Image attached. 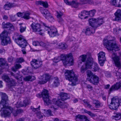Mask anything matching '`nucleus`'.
I'll return each mask as SVG.
<instances>
[{
  "label": "nucleus",
  "instance_id": "nucleus-1",
  "mask_svg": "<svg viewBox=\"0 0 121 121\" xmlns=\"http://www.w3.org/2000/svg\"><path fill=\"white\" fill-rule=\"evenodd\" d=\"M0 96L1 100L0 102V111L1 112V114L5 117V115L10 114L9 112H8L7 114L6 112L8 107L7 105L8 97L5 93L2 92L0 93Z\"/></svg>",
  "mask_w": 121,
  "mask_h": 121
},
{
  "label": "nucleus",
  "instance_id": "nucleus-2",
  "mask_svg": "<svg viewBox=\"0 0 121 121\" xmlns=\"http://www.w3.org/2000/svg\"><path fill=\"white\" fill-rule=\"evenodd\" d=\"M65 78L71 82L70 84L72 86L75 85L78 80L77 76L72 70H66L65 73Z\"/></svg>",
  "mask_w": 121,
  "mask_h": 121
},
{
  "label": "nucleus",
  "instance_id": "nucleus-3",
  "mask_svg": "<svg viewBox=\"0 0 121 121\" xmlns=\"http://www.w3.org/2000/svg\"><path fill=\"white\" fill-rule=\"evenodd\" d=\"M13 38L15 42L22 48H24L27 46V41L22 35H19L16 33L14 34Z\"/></svg>",
  "mask_w": 121,
  "mask_h": 121
},
{
  "label": "nucleus",
  "instance_id": "nucleus-4",
  "mask_svg": "<svg viewBox=\"0 0 121 121\" xmlns=\"http://www.w3.org/2000/svg\"><path fill=\"white\" fill-rule=\"evenodd\" d=\"M11 33L9 31H3L0 34V39L1 40V44L2 45H6L11 43V39L9 36Z\"/></svg>",
  "mask_w": 121,
  "mask_h": 121
},
{
  "label": "nucleus",
  "instance_id": "nucleus-5",
  "mask_svg": "<svg viewBox=\"0 0 121 121\" xmlns=\"http://www.w3.org/2000/svg\"><path fill=\"white\" fill-rule=\"evenodd\" d=\"M104 45L106 46V48L108 50L115 51L119 50V47L116 43H114L112 40H108V39H104Z\"/></svg>",
  "mask_w": 121,
  "mask_h": 121
},
{
  "label": "nucleus",
  "instance_id": "nucleus-6",
  "mask_svg": "<svg viewBox=\"0 0 121 121\" xmlns=\"http://www.w3.org/2000/svg\"><path fill=\"white\" fill-rule=\"evenodd\" d=\"M60 56V60H62L64 65H67L69 64L70 65H72L74 63L73 59L72 54L69 53L68 54H61Z\"/></svg>",
  "mask_w": 121,
  "mask_h": 121
},
{
  "label": "nucleus",
  "instance_id": "nucleus-7",
  "mask_svg": "<svg viewBox=\"0 0 121 121\" xmlns=\"http://www.w3.org/2000/svg\"><path fill=\"white\" fill-rule=\"evenodd\" d=\"M38 97L40 98L42 97L45 105H49L51 103V101L49 98V94L48 91L46 89H44L40 94H39L36 95Z\"/></svg>",
  "mask_w": 121,
  "mask_h": 121
},
{
  "label": "nucleus",
  "instance_id": "nucleus-8",
  "mask_svg": "<svg viewBox=\"0 0 121 121\" xmlns=\"http://www.w3.org/2000/svg\"><path fill=\"white\" fill-rule=\"evenodd\" d=\"M119 105L121 106V99H119L118 97H114L111 99V102L109 105L110 109L116 110Z\"/></svg>",
  "mask_w": 121,
  "mask_h": 121
},
{
  "label": "nucleus",
  "instance_id": "nucleus-9",
  "mask_svg": "<svg viewBox=\"0 0 121 121\" xmlns=\"http://www.w3.org/2000/svg\"><path fill=\"white\" fill-rule=\"evenodd\" d=\"M89 25L92 27L97 28L102 24L104 23L103 20L99 18L96 19L91 18L89 20Z\"/></svg>",
  "mask_w": 121,
  "mask_h": 121
},
{
  "label": "nucleus",
  "instance_id": "nucleus-10",
  "mask_svg": "<svg viewBox=\"0 0 121 121\" xmlns=\"http://www.w3.org/2000/svg\"><path fill=\"white\" fill-rule=\"evenodd\" d=\"M2 78L3 80L8 83L7 86L9 88H11L16 84L15 81L13 79L10 78L7 75L3 74Z\"/></svg>",
  "mask_w": 121,
  "mask_h": 121
},
{
  "label": "nucleus",
  "instance_id": "nucleus-11",
  "mask_svg": "<svg viewBox=\"0 0 121 121\" xmlns=\"http://www.w3.org/2000/svg\"><path fill=\"white\" fill-rule=\"evenodd\" d=\"M118 55V56H116L112 58L115 66L119 69L121 68V52H119Z\"/></svg>",
  "mask_w": 121,
  "mask_h": 121
},
{
  "label": "nucleus",
  "instance_id": "nucleus-12",
  "mask_svg": "<svg viewBox=\"0 0 121 121\" xmlns=\"http://www.w3.org/2000/svg\"><path fill=\"white\" fill-rule=\"evenodd\" d=\"M7 111H6V113H8V112H9L10 114L9 115H5V117L9 116L11 113H12L13 115L14 116H16L18 114L22 113L23 112V110L22 109H20L16 110L13 109V108L10 106L8 107Z\"/></svg>",
  "mask_w": 121,
  "mask_h": 121
},
{
  "label": "nucleus",
  "instance_id": "nucleus-13",
  "mask_svg": "<svg viewBox=\"0 0 121 121\" xmlns=\"http://www.w3.org/2000/svg\"><path fill=\"white\" fill-rule=\"evenodd\" d=\"M51 76L48 73H45L41 76V80L39 81L38 83L40 84L46 83L51 78Z\"/></svg>",
  "mask_w": 121,
  "mask_h": 121
},
{
  "label": "nucleus",
  "instance_id": "nucleus-14",
  "mask_svg": "<svg viewBox=\"0 0 121 121\" xmlns=\"http://www.w3.org/2000/svg\"><path fill=\"white\" fill-rule=\"evenodd\" d=\"M42 64V61L35 59H33L30 62V64L32 68L35 69L40 67Z\"/></svg>",
  "mask_w": 121,
  "mask_h": 121
},
{
  "label": "nucleus",
  "instance_id": "nucleus-15",
  "mask_svg": "<svg viewBox=\"0 0 121 121\" xmlns=\"http://www.w3.org/2000/svg\"><path fill=\"white\" fill-rule=\"evenodd\" d=\"M99 63L101 66H103L105 60V53L103 52H100L98 54Z\"/></svg>",
  "mask_w": 121,
  "mask_h": 121
},
{
  "label": "nucleus",
  "instance_id": "nucleus-16",
  "mask_svg": "<svg viewBox=\"0 0 121 121\" xmlns=\"http://www.w3.org/2000/svg\"><path fill=\"white\" fill-rule=\"evenodd\" d=\"M121 87V82L116 83L115 84L112 86L108 91L109 93L110 94L113 91L118 90Z\"/></svg>",
  "mask_w": 121,
  "mask_h": 121
},
{
  "label": "nucleus",
  "instance_id": "nucleus-17",
  "mask_svg": "<svg viewBox=\"0 0 121 121\" xmlns=\"http://www.w3.org/2000/svg\"><path fill=\"white\" fill-rule=\"evenodd\" d=\"M56 14L58 22L61 24H63L64 20L62 17L63 15V13L60 11H57L56 12Z\"/></svg>",
  "mask_w": 121,
  "mask_h": 121
},
{
  "label": "nucleus",
  "instance_id": "nucleus-18",
  "mask_svg": "<svg viewBox=\"0 0 121 121\" xmlns=\"http://www.w3.org/2000/svg\"><path fill=\"white\" fill-rule=\"evenodd\" d=\"M88 81L93 84L97 85L99 83V78L98 76L95 75L91 79H89Z\"/></svg>",
  "mask_w": 121,
  "mask_h": 121
},
{
  "label": "nucleus",
  "instance_id": "nucleus-19",
  "mask_svg": "<svg viewBox=\"0 0 121 121\" xmlns=\"http://www.w3.org/2000/svg\"><path fill=\"white\" fill-rule=\"evenodd\" d=\"M75 117L76 121H90L87 117L85 115L78 114Z\"/></svg>",
  "mask_w": 121,
  "mask_h": 121
},
{
  "label": "nucleus",
  "instance_id": "nucleus-20",
  "mask_svg": "<svg viewBox=\"0 0 121 121\" xmlns=\"http://www.w3.org/2000/svg\"><path fill=\"white\" fill-rule=\"evenodd\" d=\"M61 100L60 99H59L56 100L55 99H53L52 101L53 104L57 105V106L62 108L64 105V103L63 102L61 101Z\"/></svg>",
  "mask_w": 121,
  "mask_h": 121
},
{
  "label": "nucleus",
  "instance_id": "nucleus-21",
  "mask_svg": "<svg viewBox=\"0 0 121 121\" xmlns=\"http://www.w3.org/2000/svg\"><path fill=\"white\" fill-rule=\"evenodd\" d=\"M93 59L91 57H89L87 58L85 64L88 69L92 68V66L93 64Z\"/></svg>",
  "mask_w": 121,
  "mask_h": 121
},
{
  "label": "nucleus",
  "instance_id": "nucleus-22",
  "mask_svg": "<svg viewBox=\"0 0 121 121\" xmlns=\"http://www.w3.org/2000/svg\"><path fill=\"white\" fill-rule=\"evenodd\" d=\"M114 21H121V10L118 9L114 14Z\"/></svg>",
  "mask_w": 121,
  "mask_h": 121
},
{
  "label": "nucleus",
  "instance_id": "nucleus-23",
  "mask_svg": "<svg viewBox=\"0 0 121 121\" xmlns=\"http://www.w3.org/2000/svg\"><path fill=\"white\" fill-rule=\"evenodd\" d=\"M2 27L4 28H8L10 30L12 29H14V27L13 25L9 22L5 23L4 22H3Z\"/></svg>",
  "mask_w": 121,
  "mask_h": 121
},
{
  "label": "nucleus",
  "instance_id": "nucleus-24",
  "mask_svg": "<svg viewBox=\"0 0 121 121\" xmlns=\"http://www.w3.org/2000/svg\"><path fill=\"white\" fill-rule=\"evenodd\" d=\"M30 26L32 29L34 30H42V29H40V25L39 23H35L33 22L31 25Z\"/></svg>",
  "mask_w": 121,
  "mask_h": 121
},
{
  "label": "nucleus",
  "instance_id": "nucleus-25",
  "mask_svg": "<svg viewBox=\"0 0 121 121\" xmlns=\"http://www.w3.org/2000/svg\"><path fill=\"white\" fill-rule=\"evenodd\" d=\"M39 9L41 13L46 18H47V17L50 15V12L47 9H44L42 7L40 8Z\"/></svg>",
  "mask_w": 121,
  "mask_h": 121
},
{
  "label": "nucleus",
  "instance_id": "nucleus-26",
  "mask_svg": "<svg viewBox=\"0 0 121 121\" xmlns=\"http://www.w3.org/2000/svg\"><path fill=\"white\" fill-rule=\"evenodd\" d=\"M110 2L113 5L121 7V0H111Z\"/></svg>",
  "mask_w": 121,
  "mask_h": 121
},
{
  "label": "nucleus",
  "instance_id": "nucleus-27",
  "mask_svg": "<svg viewBox=\"0 0 121 121\" xmlns=\"http://www.w3.org/2000/svg\"><path fill=\"white\" fill-rule=\"evenodd\" d=\"M89 12L88 11L83 10L78 15V17L81 19L85 18L86 15H89Z\"/></svg>",
  "mask_w": 121,
  "mask_h": 121
},
{
  "label": "nucleus",
  "instance_id": "nucleus-28",
  "mask_svg": "<svg viewBox=\"0 0 121 121\" xmlns=\"http://www.w3.org/2000/svg\"><path fill=\"white\" fill-rule=\"evenodd\" d=\"M48 33L49 36L52 37H54L60 35V34L58 33L57 31H48Z\"/></svg>",
  "mask_w": 121,
  "mask_h": 121
},
{
  "label": "nucleus",
  "instance_id": "nucleus-29",
  "mask_svg": "<svg viewBox=\"0 0 121 121\" xmlns=\"http://www.w3.org/2000/svg\"><path fill=\"white\" fill-rule=\"evenodd\" d=\"M86 73L88 81H89V79H91L94 76L95 74H94L91 71L88 70L86 71Z\"/></svg>",
  "mask_w": 121,
  "mask_h": 121
},
{
  "label": "nucleus",
  "instance_id": "nucleus-30",
  "mask_svg": "<svg viewBox=\"0 0 121 121\" xmlns=\"http://www.w3.org/2000/svg\"><path fill=\"white\" fill-rule=\"evenodd\" d=\"M60 96L61 99H60L62 101H64L69 98L67 94L64 92L61 93L60 94Z\"/></svg>",
  "mask_w": 121,
  "mask_h": 121
},
{
  "label": "nucleus",
  "instance_id": "nucleus-31",
  "mask_svg": "<svg viewBox=\"0 0 121 121\" xmlns=\"http://www.w3.org/2000/svg\"><path fill=\"white\" fill-rule=\"evenodd\" d=\"M37 4L42 5L45 8H47L48 7V4L47 2L43 1H39L36 2Z\"/></svg>",
  "mask_w": 121,
  "mask_h": 121
},
{
  "label": "nucleus",
  "instance_id": "nucleus-32",
  "mask_svg": "<svg viewBox=\"0 0 121 121\" xmlns=\"http://www.w3.org/2000/svg\"><path fill=\"white\" fill-rule=\"evenodd\" d=\"M41 24L45 26V28L46 30H56V28L54 26H52L50 27L48 26L45 23L43 22H42Z\"/></svg>",
  "mask_w": 121,
  "mask_h": 121
},
{
  "label": "nucleus",
  "instance_id": "nucleus-33",
  "mask_svg": "<svg viewBox=\"0 0 121 121\" xmlns=\"http://www.w3.org/2000/svg\"><path fill=\"white\" fill-rule=\"evenodd\" d=\"M53 80V85L55 87L58 86L60 84V82L58 78L57 77H54Z\"/></svg>",
  "mask_w": 121,
  "mask_h": 121
},
{
  "label": "nucleus",
  "instance_id": "nucleus-34",
  "mask_svg": "<svg viewBox=\"0 0 121 121\" xmlns=\"http://www.w3.org/2000/svg\"><path fill=\"white\" fill-rule=\"evenodd\" d=\"M92 71L94 72L97 71L99 69L98 65L95 62H93V64L92 66Z\"/></svg>",
  "mask_w": 121,
  "mask_h": 121
},
{
  "label": "nucleus",
  "instance_id": "nucleus-35",
  "mask_svg": "<svg viewBox=\"0 0 121 121\" xmlns=\"http://www.w3.org/2000/svg\"><path fill=\"white\" fill-rule=\"evenodd\" d=\"M114 114L116 115L112 116V118L113 119H115L116 120H119L121 118V114L120 113L114 112Z\"/></svg>",
  "mask_w": 121,
  "mask_h": 121
},
{
  "label": "nucleus",
  "instance_id": "nucleus-36",
  "mask_svg": "<svg viewBox=\"0 0 121 121\" xmlns=\"http://www.w3.org/2000/svg\"><path fill=\"white\" fill-rule=\"evenodd\" d=\"M5 65L8 66V64L7 61H5L4 59L1 58H0V66Z\"/></svg>",
  "mask_w": 121,
  "mask_h": 121
},
{
  "label": "nucleus",
  "instance_id": "nucleus-37",
  "mask_svg": "<svg viewBox=\"0 0 121 121\" xmlns=\"http://www.w3.org/2000/svg\"><path fill=\"white\" fill-rule=\"evenodd\" d=\"M30 14V13L28 12H23V13L22 18L25 19H28L30 18L29 16Z\"/></svg>",
  "mask_w": 121,
  "mask_h": 121
},
{
  "label": "nucleus",
  "instance_id": "nucleus-38",
  "mask_svg": "<svg viewBox=\"0 0 121 121\" xmlns=\"http://www.w3.org/2000/svg\"><path fill=\"white\" fill-rule=\"evenodd\" d=\"M15 67H13L12 68V70L14 72H16L17 69L21 68L22 67L21 65L19 64H16L15 65Z\"/></svg>",
  "mask_w": 121,
  "mask_h": 121
},
{
  "label": "nucleus",
  "instance_id": "nucleus-39",
  "mask_svg": "<svg viewBox=\"0 0 121 121\" xmlns=\"http://www.w3.org/2000/svg\"><path fill=\"white\" fill-rule=\"evenodd\" d=\"M58 47L62 49H65L67 48V46L65 43H61L58 45Z\"/></svg>",
  "mask_w": 121,
  "mask_h": 121
},
{
  "label": "nucleus",
  "instance_id": "nucleus-40",
  "mask_svg": "<svg viewBox=\"0 0 121 121\" xmlns=\"http://www.w3.org/2000/svg\"><path fill=\"white\" fill-rule=\"evenodd\" d=\"M79 4V2L78 3L75 1L73 0L71 2H70V4L69 5H71L72 6L76 8Z\"/></svg>",
  "mask_w": 121,
  "mask_h": 121
},
{
  "label": "nucleus",
  "instance_id": "nucleus-41",
  "mask_svg": "<svg viewBox=\"0 0 121 121\" xmlns=\"http://www.w3.org/2000/svg\"><path fill=\"white\" fill-rule=\"evenodd\" d=\"M93 102V104L95 105V107L96 108H98L101 105V103L98 100H94Z\"/></svg>",
  "mask_w": 121,
  "mask_h": 121
},
{
  "label": "nucleus",
  "instance_id": "nucleus-42",
  "mask_svg": "<svg viewBox=\"0 0 121 121\" xmlns=\"http://www.w3.org/2000/svg\"><path fill=\"white\" fill-rule=\"evenodd\" d=\"M95 32V31H82V34H85L86 35H90L93 34Z\"/></svg>",
  "mask_w": 121,
  "mask_h": 121
},
{
  "label": "nucleus",
  "instance_id": "nucleus-43",
  "mask_svg": "<svg viewBox=\"0 0 121 121\" xmlns=\"http://www.w3.org/2000/svg\"><path fill=\"white\" fill-rule=\"evenodd\" d=\"M39 45L42 47L48 48L50 46V44L48 42L45 43L42 42H41L39 43Z\"/></svg>",
  "mask_w": 121,
  "mask_h": 121
},
{
  "label": "nucleus",
  "instance_id": "nucleus-44",
  "mask_svg": "<svg viewBox=\"0 0 121 121\" xmlns=\"http://www.w3.org/2000/svg\"><path fill=\"white\" fill-rule=\"evenodd\" d=\"M13 5L11 3L6 4L4 6V8L5 10H8L9 9L13 6Z\"/></svg>",
  "mask_w": 121,
  "mask_h": 121
},
{
  "label": "nucleus",
  "instance_id": "nucleus-45",
  "mask_svg": "<svg viewBox=\"0 0 121 121\" xmlns=\"http://www.w3.org/2000/svg\"><path fill=\"white\" fill-rule=\"evenodd\" d=\"M30 103V99H26L23 101V104L20 106H26V105L29 104Z\"/></svg>",
  "mask_w": 121,
  "mask_h": 121
},
{
  "label": "nucleus",
  "instance_id": "nucleus-46",
  "mask_svg": "<svg viewBox=\"0 0 121 121\" xmlns=\"http://www.w3.org/2000/svg\"><path fill=\"white\" fill-rule=\"evenodd\" d=\"M88 69L85 64H84L81 67L80 70L81 72L83 73H84L85 71Z\"/></svg>",
  "mask_w": 121,
  "mask_h": 121
},
{
  "label": "nucleus",
  "instance_id": "nucleus-47",
  "mask_svg": "<svg viewBox=\"0 0 121 121\" xmlns=\"http://www.w3.org/2000/svg\"><path fill=\"white\" fill-rule=\"evenodd\" d=\"M85 112L88 114L89 116L91 117H94L95 116V114L90 111H89L85 109H82Z\"/></svg>",
  "mask_w": 121,
  "mask_h": 121
},
{
  "label": "nucleus",
  "instance_id": "nucleus-48",
  "mask_svg": "<svg viewBox=\"0 0 121 121\" xmlns=\"http://www.w3.org/2000/svg\"><path fill=\"white\" fill-rule=\"evenodd\" d=\"M86 55H83L80 56L79 58V60H81L82 62H84L86 60Z\"/></svg>",
  "mask_w": 121,
  "mask_h": 121
},
{
  "label": "nucleus",
  "instance_id": "nucleus-49",
  "mask_svg": "<svg viewBox=\"0 0 121 121\" xmlns=\"http://www.w3.org/2000/svg\"><path fill=\"white\" fill-rule=\"evenodd\" d=\"M89 15L91 17L93 16L96 12V10L95 9H93L90 11H88Z\"/></svg>",
  "mask_w": 121,
  "mask_h": 121
},
{
  "label": "nucleus",
  "instance_id": "nucleus-50",
  "mask_svg": "<svg viewBox=\"0 0 121 121\" xmlns=\"http://www.w3.org/2000/svg\"><path fill=\"white\" fill-rule=\"evenodd\" d=\"M43 110L45 111H47L45 113V115L46 116L48 117L52 115V112L51 110H47L45 109H44Z\"/></svg>",
  "mask_w": 121,
  "mask_h": 121
},
{
  "label": "nucleus",
  "instance_id": "nucleus-51",
  "mask_svg": "<svg viewBox=\"0 0 121 121\" xmlns=\"http://www.w3.org/2000/svg\"><path fill=\"white\" fill-rule=\"evenodd\" d=\"M24 61V60L23 58L20 57L17 58L16 60V62L19 63H21Z\"/></svg>",
  "mask_w": 121,
  "mask_h": 121
},
{
  "label": "nucleus",
  "instance_id": "nucleus-52",
  "mask_svg": "<svg viewBox=\"0 0 121 121\" xmlns=\"http://www.w3.org/2000/svg\"><path fill=\"white\" fill-rule=\"evenodd\" d=\"M88 1V0H80L79 2V4L81 5L87 4Z\"/></svg>",
  "mask_w": 121,
  "mask_h": 121
},
{
  "label": "nucleus",
  "instance_id": "nucleus-53",
  "mask_svg": "<svg viewBox=\"0 0 121 121\" xmlns=\"http://www.w3.org/2000/svg\"><path fill=\"white\" fill-rule=\"evenodd\" d=\"M52 60L54 62L57 63L60 60V56H58L55 57Z\"/></svg>",
  "mask_w": 121,
  "mask_h": 121
},
{
  "label": "nucleus",
  "instance_id": "nucleus-54",
  "mask_svg": "<svg viewBox=\"0 0 121 121\" xmlns=\"http://www.w3.org/2000/svg\"><path fill=\"white\" fill-rule=\"evenodd\" d=\"M16 16L15 15L13 16L12 15H10V20L12 21L13 22L16 21Z\"/></svg>",
  "mask_w": 121,
  "mask_h": 121
},
{
  "label": "nucleus",
  "instance_id": "nucleus-55",
  "mask_svg": "<svg viewBox=\"0 0 121 121\" xmlns=\"http://www.w3.org/2000/svg\"><path fill=\"white\" fill-rule=\"evenodd\" d=\"M40 107V106H39L38 108H35L32 106H31L30 107V109L32 110V111L34 112L37 111L39 110V108Z\"/></svg>",
  "mask_w": 121,
  "mask_h": 121
},
{
  "label": "nucleus",
  "instance_id": "nucleus-56",
  "mask_svg": "<svg viewBox=\"0 0 121 121\" xmlns=\"http://www.w3.org/2000/svg\"><path fill=\"white\" fill-rule=\"evenodd\" d=\"M42 31H33L36 34H39L40 35L43 36L44 35V33L42 32Z\"/></svg>",
  "mask_w": 121,
  "mask_h": 121
},
{
  "label": "nucleus",
  "instance_id": "nucleus-57",
  "mask_svg": "<svg viewBox=\"0 0 121 121\" xmlns=\"http://www.w3.org/2000/svg\"><path fill=\"white\" fill-rule=\"evenodd\" d=\"M47 18L49 21H50L51 22H54V19L53 17L50 16V15L49 16H48L47 17Z\"/></svg>",
  "mask_w": 121,
  "mask_h": 121
},
{
  "label": "nucleus",
  "instance_id": "nucleus-58",
  "mask_svg": "<svg viewBox=\"0 0 121 121\" xmlns=\"http://www.w3.org/2000/svg\"><path fill=\"white\" fill-rule=\"evenodd\" d=\"M32 77L30 76H26L24 78V80L26 81H31V80Z\"/></svg>",
  "mask_w": 121,
  "mask_h": 121
},
{
  "label": "nucleus",
  "instance_id": "nucleus-59",
  "mask_svg": "<svg viewBox=\"0 0 121 121\" xmlns=\"http://www.w3.org/2000/svg\"><path fill=\"white\" fill-rule=\"evenodd\" d=\"M15 78L17 80V82L19 84H22L23 82L21 78L18 79L17 77H15Z\"/></svg>",
  "mask_w": 121,
  "mask_h": 121
},
{
  "label": "nucleus",
  "instance_id": "nucleus-60",
  "mask_svg": "<svg viewBox=\"0 0 121 121\" xmlns=\"http://www.w3.org/2000/svg\"><path fill=\"white\" fill-rule=\"evenodd\" d=\"M20 30H25L26 27L24 24L21 25L20 26Z\"/></svg>",
  "mask_w": 121,
  "mask_h": 121
},
{
  "label": "nucleus",
  "instance_id": "nucleus-61",
  "mask_svg": "<svg viewBox=\"0 0 121 121\" xmlns=\"http://www.w3.org/2000/svg\"><path fill=\"white\" fill-rule=\"evenodd\" d=\"M37 117L39 119H41L43 117L41 113V112H38L37 113Z\"/></svg>",
  "mask_w": 121,
  "mask_h": 121
},
{
  "label": "nucleus",
  "instance_id": "nucleus-62",
  "mask_svg": "<svg viewBox=\"0 0 121 121\" xmlns=\"http://www.w3.org/2000/svg\"><path fill=\"white\" fill-rule=\"evenodd\" d=\"M114 74L116 76L119 77L121 75V73L120 72L116 71L114 73Z\"/></svg>",
  "mask_w": 121,
  "mask_h": 121
},
{
  "label": "nucleus",
  "instance_id": "nucleus-63",
  "mask_svg": "<svg viewBox=\"0 0 121 121\" xmlns=\"http://www.w3.org/2000/svg\"><path fill=\"white\" fill-rule=\"evenodd\" d=\"M33 44L34 46H37L39 45V42L37 41H33Z\"/></svg>",
  "mask_w": 121,
  "mask_h": 121
},
{
  "label": "nucleus",
  "instance_id": "nucleus-64",
  "mask_svg": "<svg viewBox=\"0 0 121 121\" xmlns=\"http://www.w3.org/2000/svg\"><path fill=\"white\" fill-rule=\"evenodd\" d=\"M86 87L89 90V91L92 90L93 89V87L91 85H88L86 86Z\"/></svg>",
  "mask_w": 121,
  "mask_h": 121
}]
</instances>
